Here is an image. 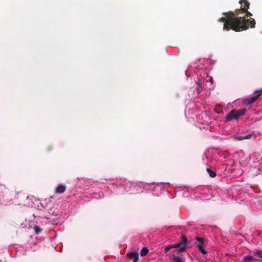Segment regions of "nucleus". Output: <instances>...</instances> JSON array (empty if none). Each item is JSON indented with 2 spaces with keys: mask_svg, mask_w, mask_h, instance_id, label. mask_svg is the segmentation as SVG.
Masks as SVG:
<instances>
[{
  "mask_svg": "<svg viewBox=\"0 0 262 262\" xmlns=\"http://www.w3.org/2000/svg\"><path fill=\"white\" fill-rule=\"evenodd\" d=\"M241 10L236 11V14L227 13L226 17H222L219 21L224 23V29L227 30L233 29L235 31L246 30L249 26L253 28L255 24L254 19H246L245 15L240 13Z\"/></svg>",
  "mask_w": 262,
  "mask_h": 262,
  "instance_id": "f257e3e1",
  "label": "nucleus"
},
{
  "mask_svg": "<svg viewBox=\"0 0 262 262\" xmlns=\"http://www.w3.org/2000/svg\"><path fill=\"white\" fill-rule=\"evenodd\" d=\"M204 75H205L206 76L205 78L203 79V81L201 79H199L198 81L197 82L198 88H196V90L198 93H200L202 91V89L204 86L205 83L206 87L209 89H211L212 87V77L209 76L207 73H205Z\"/></svg>",
  "mask_w": 262,
  "mask_h": 262,
  "instance_id": "f03ea898",
  "label": "nucleus"
},
{
  "mask_svg": "<svg viewBox=\"0 0 262 262\" xmlns=\"http://www.w3.org/2000/svg\"><path fill=\"white\" fill-rule=\"evenodd\" d=\"M247 110L243 108L239 110H232L227 115L226 117V121L229 122L233 120H238L240 117L246 114Z\"/></svg>",
  "mask_w": 262,
  "mask_h": 262,
  "instance_id": "7ed1b4c3",
  "label": "nucleus"
},
{
  "mask_svg": "<svg viewBox=\"0 0 262 262\" xmlns=\"http://www.w3.org/2000/svg\"><path fill=\"white\" fill-rule=\"evenodd\" d=\"M186 245H187V239L185 237H183L182 238V240L180 243H177V244H173V245H168L165 248V250L166 252H167L172 248H179V252H181V251H184L185 249V248L186 247Z\"/></svg>",
  "mask_w": 262,
  "mask_h": 262,
  "instance_id": "20e7f679",
  "label": "nucleus"
},
{
  "mask_svg": "<svg viewBox=\"0 0 262 262\" xmlns=\"http://www.w3.org/2000/svg\"><path fill=\"white\" fill-rule=\"evenodd\" d=\"M239 4H241V10L243 12L246 13V15L247 17L251 16L252 14L250 12H247L249 6V4L247 2V0H241L239 1Z\"/></svg>",
  "mask_w": 262,
  "mask_h": 262,
  "instance_id": "39448f33",
  "label": "nucleus"
},
{
  "mask_svg": "<svg viewBox=\"0 0 262 262\" xmlns=\"http://www.w3.org/2000/svg\"><path fill=\"white\" fill-rule=\"evenodd\" d=\"M261 90L256 91L253 96L249 97L247 100V103L251 104L254 102L257 98L261 95Z\"/></svg>",
  "mask_w": 262,
  "mask_h": 262,
  "instance_id": "423d86ee",
  "label": "nucleus"
},
{
  "mask_svg": "<svg viewBox=\"0 0 262 262\" xmlns=\"http://www.w3.org/2000/svg\"><path fill=\"white\" fill-rule=\"evenodd\" d=\"M66 189V187L64 185L60 184L55 189L56 193H63Z\"/></svg>",
  "mask_w": 262,
  "mask_h": 262,
  "instance_id": "0eeeda50",
  "label": "nucleus"
},
{
  "mask_svg": "<svg viewBox=\"0 0 262 262\" xmlns=\"http://www.w3.org/2000/svg\"><path fill=\"white\" fill-rule=\"evenodd\" d=\"M171 262H185L184 259L180 256H174L171 259Z\"/></svg>",
  "mask_w": 262,
  "mask_h": 262,
  "instance_id": "6e6552de",
  "label": "nucleus"
},
{
  "mask_svg": "<svg viewBox=\"0 0 262 262\" xmlns=\"http://www.w3.org/2000/svg\"><path fill=\"white\" fill-rule=\"evenodd\" d=\"M244 259L246 262H252L253 260H254V258L253 256L248 255H246L244 257Z\"/></svg>",
  "mask_w": 262,
  "mask_h": 262,
  "instance_id": "1a4fd4ad",
  "label": "nucleus"
},
{
  "mask_svg": "<svg viewBox=\"0 0 262 262\" xmlns=\"http://www.w3.org/2000/svg\"><path fill=\"white\" fill-rule=\"evenodd\" d=\"M207 171L208 172V173L209 174V176L211 178H214L216 176L215 172L214 171H212L211 169L208 168H207Z\"/></svg>",
  "mask_w": 262,
  "mask_h": 262,
  "instance_id": "9d476101",
  "label": "nucleus"
},
{
  "mask_svg": "<svg viewBox=\"0 0 262 262\" xmlns=\"http://www.w3.org/2000/svg\"><path fill=\"white\" fill-rule=\"evenodd\" d=\"M148 251H149V250L147 248L144 247L141 251V253H140L141 255L145 256V255H146L148 253Z\"/></svg>",
  "mask_w": 262,
  "mask_h": 262,
  "instance_id": "9b49d317",
  "label": "nucleus"
},
{
  "mask_svg": "<svg viewBox=\"0 0 262 262\" xmlns=\"http://www.w3.org/2000/svg\"><path fill=\"white\" fill-rule=\"evenodd\" d=\"M133 254L138 255V254L137 252H130L127 254V257L133 259L135 258V255H133Z\"/></svg>",
  "mask_w": 262,
  "mask_h": 262,
  "instance_id": "f8f14e48",
  "label": "nucleus"
},
{
  "mask_svg": "<svg viewBox=\"0 0 262 262\" xmlns=\"http://www.w3.org/2000/svg\"><path fill=\"white\" fill-rule=\"evenodd\" d=\"M34 229L36 234H39L41 231V229L38 226H35Z\"/></svg>",
  "mask_w": 262,
  "mask_h": 262,
  "instance_id": "ddd939ff",
  "label": "nucleus"
},
{
  "mask_svg": "<svg viewBox=\"0 0 262 262\" xmlns=\"http://www.w3.org/2000/svg\"><path fill=\"white\" fill-rule=\"evenodd\" d=\"M198 247H199V249L200 251L202 253H203V254L206 253V251L204 250V249L203 248V247L201 245H199L198 246Z\"/></svg>",
  "mask_w": 262,
  "mask_h": 262,
  "instance_id": "4468645a",
  "label": "nucleus"
},
{
  "mask_svg": "<svg viewBox=\"0 0 262 262\" xmlns=\"http://www.w3.org/2000/svg\"><path fill=\"white\" fill-rule=\"evenodd\" d=\"M133 255H135V257L134 258L133 262H137L139 259V255L135 254H133Z\"/></svg>",
  "mask_w": 262,
  "mask_h": 262,
  "instance_id": "2eb2a0df",
  "label": "nucleus"
},
{
  "mask_svg": "<svg viewBox=\"0 0 262 262\" xmlns=\"http://www.w3.org/2000/svg\"><path fill=\"white\" fill-rule=\"evenodd\" d=\"M255 254L259 257H262V252L257 251L255 253Z\"/></svg>",
  "mask_w": 262,
  "mask_h": 262,
  "instance_id": "dca6fc26",
  "label": "nucleus"
},
{
  "mask_svg": "<svg viewBox=\"0 0 262 262\" xmlns=\"http://www.w3.org/2000/svg\"><path fill=\"white\" fill-rule=\"evenodd\" d=\"M238 140H242L245 139L244 136H239L236 138Z\"/></svg>",
  "mask_w": 262,
  "mask_h": 262,
  "instance_id": "f3484780",
  "label": "nucleus"
},
{
  "mask_svg": "<svg viewBox=\"0 0 262 262\" xmlns=\"http://www.w3.org/2000/svg\"><path fill=\"white\" fill-rule=\"evenodd\" d=\"M251 137H252V135L251 134H248V135H247L246 136H244L245 139H250Z\"/></svg>",
  "mask_w": 262,
  "mask_h": 262,
  "instance_id": "a211bd4d",
  "label": "nucleus"
}]
</instances>
